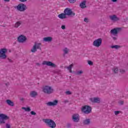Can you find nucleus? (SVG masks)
I'll return each instance as SVG.
<instances>
[{"mask_svg": "<svg viewBox=\"0 0 128 128\" xmlns=\"http://www.w3.org/2000/svg\"><path fill=\"white\" fill-rule=\"evenodd\" d=\"M43 121L47 124V126H49V128H54L56 126V124L54 120L50 119H44Z\"/></svg>", "mask_w": 128, "mask_h": 128, "instance_id": "obj_1", "label": "nucleus"}, {"mask_svg": "<svg viewBox=\"0 0 128 128\" xmlns=\"http://www.w3.org/2000/svg\"><path fill=\"white\" fill-rule=\"evenodd\" d=\"M42 92L44 94H52L54 89L50 86H46L42 88Z\"/></svg>", "mask_w": 128, "mask_h": 128, "instance_id": "obj_2", "label": "nucleus"}, {"mask_svg": "<svg viewBox=\"0 0 128 128\" xmlns=\"http://www.w3.org/2000/svg\"><path fill=\"white\" fill-rule=\"evenodd\" d=\"M92 107L87 105L84 106L82 108V112L86 114H90V112H92Z\"/></svg>", "mask_w": 128, "mask_h": 128, "instance_id": "obj_3", "label": "nucleus"}, {"mask_svg": "<svg viewBox=\"0 0 128 128\" xmlns=\"http://www.w3.org/2000/svg\"><path fill=\"white\" fill-rule=\"evenodd\" d=\"M10 119L8 116L4 114H0V124H6V121Z\"/></svg>", "mask_w": 128, "mask_h": 128, "instance_id": "obj_4", "label": "nucleus"}, {"mask_svg": "<svg viewBox=\"0 0 128 128\" xmlns=\"http://www.w3.org/2000/svg\"><path fill=\"white\" fill-rule=\"evenodd\" d=\"M16 8L19 12H24V10L28 9V7H26V4L21 3L18 5Z\"/></svg>", "mask_w": 128, "mask_h": 128, "instance_id": "obj_5", "label": "nucleus"}, {"mask_svg": "<svg viewBox=\"0 0 128 128\" xmlns=\"http://www.w3.org/2000/svg\"><path fill=\"white\" fill-rule=\"evenodd\" d=\"M8 52V50L6 48H2L0 50V58L2 60H6V52Z\"/></svg>", "mask_w": 128, "mask_h": 128, "instance_id": "obj_6", "label": "nucleus"}, {"mask_svg": "<svg viewBox=\"0 0 128 128\" xmlns=\"http://www.w3.org/2000/svg\"><path fill=\"white\" fill-rule=\"evenodd\" d=\"M64 12L66 16H76V13L72 12V9L70 8H66L64 10Z\"/></svg>", "mask_w": 128, "mask_h": 128, "instance_id": "obj_7", "label": "nucleus"}, {"mask_svg": "<svg viewBox=\"0 0 128 128\" xmlns=\"http://www.w3.org/2000/svg\"><path fill=\"white\" fill-rule=\"evenodd\" d=\"M102 38H98L93 42V46H96V48H100L102 46Z\"/></svg>", "mask_w": 128, "mask_h": 128, "instance_id": "obj_8", "label": "nucleus"}, {"mask_svg": "<svg viewBox=\"0 0 128 128\" xmlns=\"http://www.w3.org/2000/svg\"><path fill=\"white\" fill-rule=\"evenodd\" d=\"M42 64L46 66H52V68H56V64L52 63V62H48V61H44L42 63Z\"/></svg>", "mask_w": 128, "mask_h": 128, "instance_id": "obj_9", "label": "nucleus"}, {"mask_svg": "<svg viewBox=\"0 0 128 128\" xmlns=\"http://www.w3.org/2000/svg\"><path fill=\"white\" fill-rule=\"evenodd\" d=\"M72 120L74 122H80L78 114H74L72 116Z\"/></svg>", "mask_w": 128, "mask_h": 128, "instance_id": "obj_10", "label": "nucleus"}, {"mask_svg": "<svg viewBox=\"0 0 128 128\" xmlns=\"http://www.w3.org/2000/svg\"><path fill=\"white\" fill-rule=\"evenodd\" d=\"M26 40V37L24 35H20L18 38V42H24Z\"/></svg>", "mask_w": 128, "mask_h": 128, "instance_id": "obj_11", "label": "nucleus"}, {"mask_svg": "<svg viewBox=\"0 0 128 128\" xmlns=\"http://www.w3.org/2000/svg\"><path fill=\"white\" fill-rule=\"evenodd\" d=\"M58 100H54V102H49L47 103H46V104L47 106H56L58 104Z\"/></svg>", "mask_w": 128, "mask_h": 128, "instance_id": "obj_12", "label": "nucleus"}, {"mask_svg": "<svg viewBox=\"0 0 128 128\" xmlns=\"http://www.w3.org/2000/svg\"><path fill=\"white\" fill-rule=\"evenodd\" d=\"M122 30V28H116L112 30L110 32L112 34H117Z\"/></svg>", "mask_w": 128, "mask_h": 128, "instance_id": "obj_13", "label": "nucleus"}, {"mask_svg": "<svg viewBox=\"0 0 128 128\" xmlns=\"http://www.w3.org/2000/svg\"><path fill=\"white\" fill-rule=\"evenodd\" d=\"M110 20H112V22H118L120 20V18L118 16H116V15L115 14L110 16Z\"/></svg>", "mask_w": 128, "mask_h": 128, "instance_id": "obj_14", "label": "nucleus"}, {"mask_svg": "<svg viewBox=\"0 0 128 128\" xmlns=\"http://www.w3.org/2000/svg\"><path fill=\"white\" fill-rule=\"evenodd\" d=\"M84 126H88L90 124V118H86L82 122Z\"/></svg>", "mask_w": 128, "mask_h": 128, "instance_id": "obj_15", "label": "nucleus"}, {"mask_svg": "<svg viewBox=\"0 0 128 128\" xmlns=\"http://www.w3.org/2000/svg\"><path fill=\"white\" fill-rule=\"evenodd\" d=\"M91 102H92L100 104V99L98 98H91Z\"/></svg>", "mask_w": 128, "mask_h": 128, "instance_id": "obj_16", "label": "nucleus"}, {"mask_svg": "<svg viewBox=\"0 0 128 128\" xmlns=\"http://www.w3.org/2000/svg\"><path fill=\"white\" fill-rule=\"evenodd\" d=\"M43 40L46 42H50L52 40V38L51 36L45 37L43 38Z\"/></svg>", "mask_w": 128, "mask_h": 128, "instance_id": "obj_17", "label": "nucleus"}, {"mask_svg": "<svg viewBox=\"0 0 128 128\" xmlns=\"http://www.w3.org/2000/svg\"><path fill=\"white\" fill-rule=\"evenodd\" d=\"M58 18H60V20H64V18H66V15L65 14V13H62L58 14Z\"/></svg>", "mask_w": 128, "mask_h": 128, "instance_id": "obj_18", "label": "nucleus"}, {"mask_svg": "<svg viewBox=\"0 0 128 128\" xmlns=\"http://www.w3.org/2000/svg\"><path fill=\"white\" fill-rule=\"evenodd\" d=\"M86 1H83L82 2H81L80 4V8H86Z\"/></svg>", "mask_w": 128, "mask_h": 128, "instance_id": "obj_19", "label": "nucleus"}, {"mask_svg": "<svg viewBox=\"0 0 128 128\" xmlns=\"http://www.w3.org/2000/svg\"><path fill=\"white\" fill-rule=\"evenodd\" d=\"M30 96L32 98H34L38 96V92L36 91H32L30 92Z\"/></svg>", "mask_w": 128, "mask_h": 128, "instance_id": "obj_20", "label": "nucleus"}, {"mask_svg": "<svg viewBox=\"0 0 128 128\" xmlns=\"http://www.w3.org/2000/svg\"><path fill=\"white\" fill-rule=\"evenodd\" d=\"M6 102L8 106H14V102L10 100H7Z\"/></svg>", "mask_w": 128, "mask_h": 128, "instance_id": "obj_21", "label": "nucleus"}, {"mask_svg": "<svg viewBox=\"0 0 128 128\" xmlns=\"http://www.w3.org/2000/svg\"><path fill=\"white\" fill-rule=\"evenodd\" d=\"M37 48H36V45H34L32 48V49L31 50V52H36L37 50Z\"/></svg>", "mask_w": 128, "mask_h": 128, "instance_id": "obj_22", "label": "nucleus"}, {"mask_svg": "<svg viewBox=\"0 0 128 128\" xmlns=\"http://www.w3.org/2000/svg\"><path fill=\"white\" fill-rule=\"evenodd\" d=\"M20 24H22V22L18 21L15 24L14 28H18V26H20Z\"/></svg>", "mask_w": 128, "mask_h": 128, "instance_id": "obj_23", "label": "nucleus"}, {"mask_svg": "<svg viewBox=\"0 0 128 128\" xmlns=\"http://www.w3.org/2000/svg\"><path fill=\"white\" fill-rule=\"evenodd\" d=\"M111 48H115V50H118V48H120V46L118 45H114V46H110Z\"/></svg>", "mask_w": 128, "mask_h": 128, "instance_id": "obj_24", "label": "nucleus"}, {"mask_svg": "<svg viewBox=\"0 0 128 128\" xmlns=\"http://www.w3.org/2000/svg\"><path fill=\"white\" fill-rule=\"evenodd\" d=\"M72 66H74V64H71L69 66L66 67V68H68L70 72H72Z\"/></svg>", "mask_w": 128, "mask_h": 128, "instance_id": "obj_25", "label": "nucleus"}, {"mask_svg": "<svg viewBox=\"0 0 128 128\" xmlns=\"http://www.w3.org/2000/svg\"><path fill=\"white\" fill-rule=\"evenodd\" d=\"M63 52H64V54H68V52H70V50H68V48H64L63 50Z\"/></svg>", "mask_w": 128, "mask_h": 128, "instance_id": "obj_26", "label": "nucleus"}, {"mask_svg": "<svg viewBox=\"0 0 128 128\" xmlns=\"http://www.w3.org/2000/svg\"><path fill=\"white\" fill-rule=\"evenodd\" d=\"M40 44H42L40 43H35L34 46H36L37 49H40Z\"/></svg>", "mask_w": 128, "mask_h": 128, "instance_id": "obj_27", "label": "nucleus"}, {"mask_svg": "<svg viewBox=\"0 0 128 128\" xmlns=\"http://www.w3.org/2000/svg\"><path fill=\"white\" fill-rule=\"evenodd\" d=\"M22 110H24L25 112H30V107H22Z\"/></svg>", "mask_w": 128, "mask_h": 128, "instance_id": "obj_28", "label": "nucleus"}, {"mask_svg": "<svg viewBox=\"0 0 128 128\" xmlns=\"http://www.w3.org/2000/svg\"><path fill=\"white\" fill-rule=\"evenodd\" d=\"M112 71L114 72V73L118 74V68H114L112 69Z\"/></svg>", "mask_w": 128, "mask_h": 128, "instance_id": "obj_29", "label": "nucleus"}, {"mask_svg": "<svg viewBox=\"0 0 128 128\" xmlns=\"http://www.w3.org/2000/svg\"><path fill=\"white\" fill-rule=\"evenodd\" d=\"M82 72H84L82 70L78 71L76 72V74H77V76H80V74H82Z\"/></svg>", "mask_w": 128, "mask_h": 128, "instance_id": "obj_30", "label": "nucleus"}, {"mask_svg": "<svg viewBox=\"0 0 128 128\" xmlns=\"http://www.w3.org/2000/svg\"><path fill=\"white\" fill-rule=\"evenodd\" d=\"M66 94H67V96H70L72 94V92L70 90L66 91L65 92Z\"/></svg>", "mask_w": 128, "mask_h": 128, "instance_id": "obj_31", "label": "nucleus"}, {"mask_svg": "<svg viewBox=\"0 0 128 128\" xmlns=\"http://www.w3.org/2000/svg\"><path fill=\"white\" fill-rule=\"evenodd\" d=\"M68 2H69L70 4H74V2H76V0H68Z\"/></svg>", "mask_w": 128, "mask_h": 128, "instance_id": "obj_32", "label": "nucleus"}, {"mask_svg": "<svg viewBox=\"0 0 128 128\" xmlns=\"http://www.w3.org/2000/svg\"><path fill=\"white\" fill-rule=\"evenodd\" d=\"M120 74H124L126 72V70H122V69H120Z\"/></svg>", "mask_w": 128, "mask_h": 128, "instance_id": "obj_33", "label": "nucleus"}, {"mask_svg": "<svg viewBox=\"0 0 128 128\" xmlns=\"http://www.w3.org/2000/svg\"><path fill=\"white\" fill-rule=\"evenodd\" d=\"M88 62L89 66H92V64H94V62L90 60H88Z\"/></svg>", "mask_w": 128, "mask_h": 128, "instance_id": "obj_34", "label": "nucleus"}, {"mask_svg": "<svg viewBox=\"0 0 128 128\" xmlns=\"http://www.w3.org/2000/svg\"><path fill=\"white\" fill-rule=\"evenodd\" d=\"M30 114H32V116H36V113L34 111H32L30 112Z\"/></svg>", "mask_w": 128, "mask_h": 128, "instance_id": "obj_35", "label": "nucleus"}, {"mask_svg": "<svg viewBox=\"0 0 128 128\" xmlns=\"http://www.w3.org/2000/svg\"><path fill=\"white\" fill-rule=\"evenodd\" d=\"M72 127V124L70 123H68L66 124V128H71Z\"/></svg>", "mask_w": 128, "mask_h": 128, "instance_id": "obj_36", "label": "nucleus"}, {"mask_svg": "<svg viewBox=\"0 0 128 128\" xmlns=\"http://www.w3.org/2000/svg\"><path fill=\"white\" fill-rule=\"evenodd\" d=\"M120 112V111H114V114L118 116Z\"/></svg>", "mask_w": 128, "mask_h": 128, "instance_id": "obj_37", "label": "nucleus"}, {"mask_svg": "<svg viewBox=\"0 0 128 128\" xmlns=\"http://www.w3.org/2000/svg\"><path fill=\"white\" fill-rule=\"evenodd\" d=\"M84 22H88V18H84Z\"/></svg>", "mask_w": 128, "mask_h": 128, "instance_id": "obj_38", "label": "nucleus"}, {"mask_svg": "<svg viewBox=\"0 0 128 128\" xmlns=\"http://www.w3.org/2000/svg\"><path fill=\"white\" fill-rule=\"evenodd\" d=\"M6 128H10V125L8 124H6Z\"/></svg>", "mask_w": 128, "mask_h": 128, "instance_id": "obj_39", "label": "nucleus"}, {"mask_svg": "<svg viewBox=\"0 0 128 128\" xmlns=\"http://www.w3.org/2000/svg\"><path fill=\"white\" fill-rule=\"evenodd\" d=\"M61 28H62V30H66V26L64 25L62 26Z\"/></svg>", "mask_w": 128, "mask_h": 128, "instance_id": "obj_40", "label": "nucleus"}, {"mask_svg": "<svg viewBox=\"0 0 128 128\" xmlns=\"http://www.w3.org/2000/svg\"><path fill=\"white\" fill-rule=\"evenodd\" d=\"M21 2H26L28 0H19Z\"/></svg>", "mask_w": 128, "mask_h": 128, "instance_id": "obj_41", "label": "nucleus"}, {"mask_svg": "<svg viewBox=\"0 0 128 128\" xmlns=\"http://www.w3.org/2000/svg\"><path fill=\"white\" fill-rule=\"evenodd\" d=\"M120 104L122 105L124 104V101H120L119 102Z\"/></svg>", "mask_w": 128, "mask_h": 128, "instance_id": "obj_42", "label": "nucleus"}, {"mask_svg": "<svg viewBox=\"0 0 128 128\" xmlns=\"http://www.w3.org/2000/svg\"><path fill=\"white\" fill-rule=\"evenodd\" d=\"M63 102H64V104H68V100H65Z\"/></svg>", "mask_w": 128, "mask_h": 128, "instance_id": "obj_43", "label": "nucleus"}, {"mask_svg": "<svg viewBox=\"0 0 128 128\" xmlns=\"http://www.w3.org/2000/svg\"><path fill=\"white\" fill-rule=\"evenodd\" d=\"M8 62H12V60L11 59L8 58Z\"/></svg>", "mask_w": 128, "mask_h": 128, "instance_id": "obj_44", "label": "nucleus"}, {"mask_svg": "<svg viewBox=\"0 0 128 128\" xmlns=\"http://www.w3.org/2000/svg\"><path fill=\"white\" fill-rule=\"evenodd\" d=\"M114 40H116V37H112Z\"/></svg>", "mask_w": 128, "mask_h": 128, "instance_id": "obj_45", "label": "nucleus"}, {"mask_svg": "<svg viewBox=\"0 0 128 128\" xmlns=\"http://www.w3.org/2000/svg\"><path fill=\"white\" fill-rule=\"evenodd\" d=\"M36 65L38 66H40V63H36Z\"/></svg>", "mask_w": 128, "mask_h": 128, "instance_id": "obj_46", "label": "nucleus"}, {"mask_svg": "<svg viewBox=\"0 0 128 128\" xmlns=\"http://www.w3.org/2000/svg\"><path fill=\"white\" fill-rule=\"evenodd\" d=\"M112 2H118V0H112Z\"/></svg>", "mask_w": 128, "mask_h": 128, "instance_id": "obj_47", "label": "nucleus"}, {"mask_svg": "<svg viewBox=\"0 0 128 128\" xmlns=\"http://www.w3.org/2000/svg\"><path fill=\"white\" fill-rule=\"evenodd\" d=\"M4 0V2H10V0Z\"/></svg>", "mask_w": 128, "mask_h": 128, "instance_id": "obj_48", "label": "nucleus"}, {"mask_svg": "<svg viewBox=\"0 0 128 128\" xmlns=\"http://www.w3.org/2000/svg\"><path fill=\"white\" fill-rule=\"evenodd\" d=\"M20 100H22H22H24V98H20Z\"/></svg>", "mask_w": 128, "mask_h": 128, "instance_id": "obj_49", "label": "nucleus"}, {"mask_svg": "<svg viewBox=\"0 0 128 128\" xmlns=\"http://www.w3.org/2000/svg\"><path fill=\"white\" fill-rule=\"evenodd\" d=\"M6 86H8V83H6Z\"/></svg>", "mask_w": 128, "mask_h": 128, "instance_id": "obj_50", "label": "nucleus"}]
</instances>
